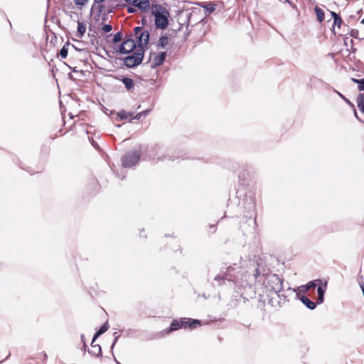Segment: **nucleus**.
I'll return each instance as SVG.
<instances>
[{"label":"nucleus","instance_id":"3","mask_svg":"<svg viewBox=\"0 0 364 364\" xmlns=\"http://www.w3.org/2000/svg\"><path fill=\"white\" fill-rule=\"evenodd\" d=\"M144 50L141 48H136L132 55L127 56L124 59V63L127 67L132 68L139 65L143 59Z\"/></svg>","mask_w":364,"mask_h":364},{"label":"nucleus","instance_id":"5","mask_svg":"<svg viewBox=\"0 0 364 364\" xmlns=\"http://www.w3.org/2000/svg\"><path fill=\"white\" fill-rule=\"evenodd\" d=\"M125 1L127 4L138 8L142 12L148 11L151 6L150 5L149 0H125Z\"/></svg>","mask_w":364,"mask_h":364},{"label":"nucleus","instance_id":"23","mask_svg":"<svg viewBox=\"0 0 364 364\" xmlns=\"http://www.w3.org/2000/svg\"><path fill=\"white\" fill-rule=\"evenodd\" d=\"M117 116L120 119H126L130 117V114L125 113L124 111H121L117 114Z\"/></svg>","mask_w":364,"mask_h":364},{"label":"nucleus","instance_id":"33","mask_svg":"<svg viewBox=\"0 0 364 364\" xmlns=\"http://www.w3.org/2000/svg\"><path fill=\"white\" fill-rule=\"evenodd\" d=\"M361 23L364 25V18L361 20Z\"/></svg>","mask_w":364,"mask_h":364},{"label":"nucleus","instance_id":"26","mask_svg":"<svg viewBox=\"0 0 364 364\" xmlns=\"http://www.w3.org/2000/svg\"><path fill=\"white\" fill-rule=\"evenodd\" d=\"M168 38L166 37H162L159 40V43L161 45L162 47H164L165 45L167 44Z\"/></svg>","mask_w":364,"mask_h":364},{"label":"nucleus","instance_id":"7","mask_svg":"<svg viewBox=\"0 0 364 364\" xmlns=\"http://www.w3.org/2000/svg\"><path fill=\"white\" fill-rule=\"evenodd\" d=\"M166 58V53L160 52L159 53H153L151 56L150 60L153 67L161 65Z\"/></svg>","mask_w":364,"mask_h":364},{"label":"nucleus","instance_id":"30","mask_svg":"<svg viewBox=\"0 0 364 364\" xmlns=\"http://www.w3.org/2000/svg\"><path fill=\"white\" fill-rule=\"evenodd\" d=\"M127 11H128V13H133L134 11V9H133L132 7H129L127 9Z\"/></svg>","mask_w":364,"mask_h":364},{"label":"nucleus","instance_id":"9","mask_svg":"<svg viewBox=\"0 0 364 364\" xmlns=\"http://www.w3.org/2000/svg\"><path fill=\"white\" fill-rule=\"evenodd\" d=\"M299 299L301 302L305 304L309 309H315L316 304H321L323 301V297H316V302H314L309 299V297H297Z\"/></svg>","mask_w":364,"mask_h":364},{"label":"nucleus","instance_id":"6","mask_svg":"<svg viewBox=\"0 0 364 364\" xmlns=\"http://www.w3.org/2000/svg\"><path fill=\"white\" fill-rule=\"evenodd\" d=\"M139 154L137 152H133L130 154L127 155L122 161V165L124 167H131L135 165L139 160Z\"/></svg>","mask_w":364,"mask_h":364},{"label":"nucleus","instance_id":"16","mask_svg":"<svg viewBox=\"0 0 364 364\" xmlns=\"http://www.w3.org/2000/svg\"><path fill=\"white\" fill-rule=\"evenodd\" d=\"M315 12L316 14L317 19L319 22H322L324 19V13L323 10L318 6L315 7Z\"/></svg>","mask_w":364,"mask_h":364},{"label":"nucleus","instance_id":"18","mask_svg":"<svg viewBox=\"0 0 364 364\" xmlns=\"http://www.w3.org/2000/svg\"><path fill=\"white\" fill-rule=\"evenodd\" d=\"M109 328V326L107 323H105V324H103L99 331H97L95 334V338H97V337H99L100 335H102V333H104L105 332H106Z\"/></svg>","mask_w":364,"mask_h":364},{"label":"nucleus","instance_id":"12","mask_svg":"<svg viewBox=\"0 0 364 364\" xmlns=\"http://www.w3.org/2000/svg\"><path fill=\"white\" fill-rule=\"evenodd\" d=\"M269 282L275 284V287H273V293H275V294L278 293L280 291V289H282V284H281L279 279L277 276H272L270 278Z\"/></svg>","mask_w":364,"mask_h":364},{"label":"nucleus","instance_id":"21","mask_svg":"<svg viewBox=\"0 0 364 364\" xmlns=\"http://www.w3.org/2000/svg\"><path fill=\"white\" fill-rule=\"evenodd\" d=\"M352 80L355 83L358 84L359 90L362 91L364 90V79L357 80L353 78Z\"/></svg>","mask_w":364,"mask_h":364},{"label":"nucleus","instance_id":"8","mask_svg":"<svg viewBox=\"0 0 364 364\" xmlns=\"http://www.w3.org/2000/svg\"><path fill=\"white\" fill-rule=\"evenodd\" d=\"M320 280H314V282H310L306 285H303L298 287L296 293V294H306L310 289H314L316 286H318Z\"/></svg>","mask_w":364,"mask_h":364},{"label":"nucleus","instance_id":"20","mask_svg":"<svg viewBox=\"0 0 364 364\" xmlns=\"http://www.w3.org/2000/svg\"><path fill=\"white\" fill-rule=\"evenodd\" d=\"M122 82L127 89H131L133 87V80L129 78H124Z\"/></svg>","mask_w":364,"mask_h":364},{"label":"nucleus","instance_id":"11","mask_svg":"<svg viewBox=\"0 0 364 364\" xmlns=\"http://www.w3.org/2000/svg\"><path fill=\"white\" fill-rule=\"evenodd\" d=\"M182 320L183 323L185 324L183 325V327L185 328H188L190 329H193L196 328L198 325L200 324V322L198 320H193L191 318H188V320H186V318H183Z\"/></svg>","mask_w":364,"mask_h":364},{"label":"nucleus","instance_id":"13","mask_svg":"<svg viewBox=\"0 0 364 364\" xmlns=\"http://www.w3.org/2000/svg\"><path fill=\"white\" fill-rule=\"evenodd\" d=\"M96 339L97 338H95V337H94L92 341V343H91L92 350H91L90 353L95 355H98L101 353V347L99 344L95 343Z\"/></svg>","mask_w":364,"mask_h":364},{"label":"nucleus","instance_id":"4","mask_svg":"<svg viewBox=\"0 0 364 364\" xmlns=\"http://www.w3.org/2000/svg\"><path fill=\"white\" fill-rule=\"evenodd\" d=\"M137 46L133 39H127L122 42L119 51L120 53L127 54L129 53H134L136 51Z\"/></svg>","mask_w":364,"mask_h":364},{"label":"nucleus","instance_id":"32","mask_svg":"<svg viewBox=\"0 0 364 364\" xmlns=\"http://www.w3.org/2000/svg\"><path fill=\"white\" fill-rule=\"evenodd\" d=\"M274 298H275V297H272V298H271V299L269 300V302H270V303H273V300H274Z\"/></svg>","mask_w":364,"mask_h":364},{"label":"nucleus","instance_id":"28","mask_svg":"<svg viewBox=\"0 0 364 364\" xmlns=\"http://www.w3.org/2000/svg\"><path fill=\"white\" fill-rule=\"evenodd\" d=\"M339 95L346 102V103L351 105L350 102L346 99L345 97H343L341 94L339 93Z\"/></svg>","mask_w":364,"mask_h":364},{"label":"nucleus","instance_id":"27","mask_svg":"<svg viewBox=\"0 0 364 364\" xmlns=\"http://www.w3.org/2000/svg\"><path fill=\"white\" fill-rule=\"evenodd\" d=\"M39 358L41 359L43 361H45L47 358V355L42 352L39 354Z\"/></svg>","mask_w":364,"mask_h":364},{"label":"nucleus","instance_id":"29","mask_svg":"<svg viewBox=\"0 0 364 364\" xmlns=\"http://www.w3.org/2000/svg\"><path fill=\"white\" fill-rule=\"evenodd\" d=\"M114 41H119V34H116L114 37Z\"/></svg>","mask_w":364,"mask_h":364},{"label":"nucleus","instance_id":"31","mask_svg":"<svg viewBox=\"0 0 364 364\" xmlns=\"http://www.w3.org/2000/svg\"><path fill=\"white\" fill-rule=\"evenodd\" d=\"M95 2H97V3H102V2H103L105 0H95Z\"/></svg>","mask_w":364,"mask_h":364},{"label":"nucleus","instance_id":"25","mask_svg":"<svg viewBox=\"0 0 364 364\" xmlns=\"http://www.w3.org/2000/svg\"><path fill=\"white\" fill-rule=\"evenodd\" d=\"M102 31H103L105 33H108V32H109V31H112V26H111V25H109V24H106V25L103 26V27H102Z\"/></svg>","mask_w":364,"mask_h":364},{"label":"nucleus","instance_id":"14","mask_svg":"<svg viewBox=\"0 0 364 364\" xmlns=\"http://www.w3.org/2000/svg\"><path fill=\"white\" fill-rule=\"evenodd\" d=\"M356 102L359 109L364 113V94L358 95Z\"/></svg>","mask_w":364,"mask_h":364},{"label":"nucleus","instance_id":"17","mask_svg":"<svg viewBox=\"0 0 364 364\" xmlns=\"http://www.w3.org/2000/svg\"><path fill=\"white\" fill-rule=\"evenodd\" d=\"M86 31V25L82 22L77 23V33L79 36L81 37Z\"/></svg>","mask_w":364,"mask_h":364},{"label":"nucleus","instance_id":"2","mask_svg":"<svg viewBox=\"0 0 364 364\" xmlns=\"http://www.w3.org/2000/svg\"><path fill=\"white\" fill-rule=\"evenodd\" d=\"M134 35L138 41L137 48H141L144 51V48L149 41V33L147 31H143L140 27L134 28Z\"/></svg>","mask_w":364,"mask_h":364},{"label":"nucleus","instance_id":"15","mask_svg":"<svg viewBox=\"0 0 364 364\" xmlns=\"http://www.w3.org/2000/svg\"><path fill=\"white\" fill-rule=\"evenodd\" d=\"M331 15L333 17L334 25L340 28L342 23L341 18L334 11H331Z\"/></svg>","mask_w":364,"mask_h":364},{"label":"nucleus","instance_id":"22","mask_svg":"<svg viewBox=\"0 0 364 364\" xmlns=\"http://www.w3.org/2000/svg\"><path fill=\"white\" fill-rule=\"evenodd\" d=\"M88 0H73L75 4L80 8L87 3Z\"/></svg>","mask_w":364,"mask_h":364},{"label":"nucleus","instance_id":"1","mask_svg":"<svg viewBox=\"0 0 364 364\" xmlns=\"http://www.w3.org/2000/svg\"><path fill=\"white\" fill-rule=\"evenodd\" d=\"M151 15L154 18V25L156 28L165 29L169 23L170 13L161 4H152L149 8Z\"/></svg>","mask_w":364,"mask_h":364},{"label":"nucleus","instance_id":"10","mask_svg":"<svg viewBox=\"0 0 364 364\" xmlns=\"http://www.w3.org/2000/svg\"><path fill=\"white\" fill-rule=\"evenodd\" d=\"M183 325H185V324L183 323L182 319H180V320L174 319L171 322L169 328L166 330V333H169L172 331H177V330L180 329L181 328H182Z\"/></svg>","mask_w":364,"mask_h":364},{"label":"nucleus","instance_id":"24","mask_svg":"<svg viewBox=\"0 0 364 364\" xmlns=\"http://www.w3.org/2000/svg\"><path fill=\"white\" fill-rule=\"evenodd\" d=\"M60 55L62 58H65L68 56V49L65 48V46H63L60 51Z\"/></svg>","mask_w":364,"mask_h":364},{"label":"nucleus","instance_id":"19","mask_svg":"<svg viewBox=\"0 0 364 364\" xmlns=\"http://www.w3.org/2000/svg\"><path fill=\"white\" fill-rule=\"evenodd\" d=\"M326 283L322 285L321 282L320 281V283L317 287V294L318 296H323L325 291H326Z\"/></svg>","mask_w":364,"mask_h":364}]
</instances>
